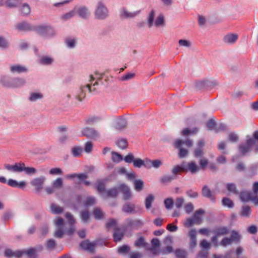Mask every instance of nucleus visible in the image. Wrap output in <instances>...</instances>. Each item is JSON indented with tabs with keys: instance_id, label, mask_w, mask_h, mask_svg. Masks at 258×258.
Wrapping results in <instances>:
<instances>
[{
	"instance_id": "obj_18",
	"label": "nucleus",
	"mask_w": 258,
	"mask_h": 258,
	"mask_svg": "<svg viewBox=\"0 0 258 258\" xmlns=\"http://www.w3.org/2000/svg\"><path fill=\"white\" fill-rule=\"evenodd\" d=\"M80 246L84 249L91 252H93L96 247V243L90 242L89 240H86L82 242L80 244Z\"/></svg>"
},
{
	"instance_id": "obj_17",
	"label": "nucleus",
	"mask_w": 258,
	"mask_h": 258,
	"mask_svg": "<svg viewBox=\"0 0 258 258\" xmlns=\"http://www.w3.org/2000/svg\"><path fill=\"white\" fill-rule=\"evenodd\" d=\"M238 38V35L236 33H228L224 36L223 40L228 44H234Z\"/></svg>"
},
{
	"instance_id": "obj_54",
	"label": "nucleus",
	"mask_w": 258,
	"mask_h": 258,
	"mask_svg": "<svg viewBox=\"0 0 258 258\" xmlns=\"http://www.w3.org/2000/svg\"><path fill=\"white\" fill-rule=\"evenodd\" d=\"M95 203V199L92 197H88L86 198V200L84 203V205L86 207L91 206L94 205Z\"/></svg>"
},
{
	"instance_id": "obj_32",
	"label": "nucleus",
	"mask_w": 258,
	"mask_h": 258,
	"mask_svg": "<svg viewBox=\"0 0 258 258\" xmlns=\"http://www.w3.org/2000/svg\"><path fill=\"white\" fill-rule=\"evenodd\" d=\"M135 189L137 191H140L144 188V183L142 179H135L134 181Z\"/></svg>"
},
{
	"instance_id": "obj_8",
	"label": "nucleus",
	"mask_w": 258,
	"mask_h": 258,
	"mask_svg": "<svg viewBox=\"0 0 258 258\" xmlns=\"http://www.w3.org/2000/svg\"><path fill=\"white\" fill-rule=\"evenodd\" d=\"M140 13V10L130 12L126 8L123 7L119 10V17L122 19H133L139 15Z\"/></svg>"
},
{
	"instance_id": "obj_58",
	"label": "nucleus",
	"mask_w": 258,
	"mask_h": 258,
	"mask_svg": "<svg viewBox=\"0 0 258 258\" xmlns=\"http://www.w3.org/2000/svg\"><path fill=\"white\" fill-rule=\"evenodd\" d=\"M177 258H185L186 252L184 250L176 249L175 251Z\"/></svg>"
},
{
	"instance_id": "obj_34",
	"label": "nucleus",
	"mask_w": 258,
	"mask_h": 258,
	"mask_svg": "<svg viewBox=\"0 0 258 258\" xmlns=\"http://www.w3.org/2000/svg\"><path fill=\"white\" fill-rule=\"evenodd\" d=\"M43 94L40 92H32L30 94L29 99L30 101L35 102L43 98Z\"/></svg>"
},
{
	"instance_id": "obj_19",
	"label": "nucleus",
	"mask_w": 258,
	"mask_h": 258,
	"mask_svg": "<svg viewBox=\"0 0 258 258\" xmlns=\"http://www.w3.org/2000/svg\"><path fill=\"white\" fill-rule=\"evenodd\" d=\"M26 84L25 79L20 77L12 78L11 88H17L24 86Z\"/></svg>"
},
{
	"instance_id": "obj_56",
	"label": "nucleus",
	"mask_w": 258,
	"mask_h": 258,
	"mask_svg": "<svg viewBox=\"0 0 258 258\" xmlns=\"http://www.w3.org/2000/svg\"><path fill=\"white\" fill-rule=\"evenodd\" d=\"M198 131L197 128H194L191 130L188 128H185L182 131V135L183 136H186L188 134H196Z\"/></svg>"
},
{
	"instance_id": "obj_31",
	"label": "nucleus",
	"mask_w": 258,
	"mask_h": 258,
	"mask_svg": "<svg viewBox=\"0 0 258 258\" xmlns=\"http://www.w3.org/2000/svg\"><path fill=\"white\" fill-rule=\"evenodd\" d=\"M240 199L243 202H248L252 199V194L246 191H242L240 194Z\"/></svg>"
},
{
	"instance_id": "obj_9",
	"label": "nucleus",
	"mask_w": 258,
	"mask_h": 258,
	"mask_svg": "<svg viewBox=\"0 0 258 258\" xmlns=\"http://www.w3.org/2000/svg\"><path fill=\"white\" fill-rule=\"evenodd\" d=\"M54 224L57 229L54 232V236L56 238H61L64 234L63 219L61 218H57L54 222Z\"/></svg>"
},
{
	"instance_id": "obj_5",
	"label": "nucleus",
	"mask_w": 258,
	"mask_h": 258,
	"mask_svg": "<svg viewBox=\"0 0 258 258\" xmlns=\"http://www.w3.org/2000/svg\"><path fill=\"white\" fill-rule=\"evenodd\" d=\"M155 11L151 10L147 17V25L149 28L155 26L157 28L163 27L165 26V20L164 16L160 14L155 19Z\"/></svg>"
},
{
	"instance_id": "obj_22",
	"label": "nucleus",
	"mask_w": 258,
	"mask_h": 258,
	"mask_svg": "<svg viewBox=\"0 0 258 258\" xmlns=\"http://www.w3.org/2000/svg\"><path fill=\"white\" fill-rule=\"evenodd\" d=\"M115 143L116 146L121 149L124 150L128 147V141L126 138H118L115 141Z\"/></svg>"
},
{
	"instance_id": "obj_28",
	"label": "nucleus",
	"mask_w": 258,
	"mask_h": 258,
	"mask_svg": "<svg viewBox=\"0 0 258 258\" xmlns=\"http://www.w3.org/2000/svg\"><path fill=\"white\" fill-rule=\"evenodd\" d=\"M12 78L8 76L2 75L0 77V82L5 87L11 88Z\"/></svg>"
},
{
	"instance_id": "obj_37",
	"label": "nucleus",
	"mask_w": 258,
	"mask_h": 258,
	"mask_svg": "<svg viewBox=\"0 0 258 258\" xmlns=\"http://www.w3.org/2000/svg\"><path fill=\"white\" fill-rule=\"evenodd\" d=\"M111 155V160L113 162L119 163L123 160L122 155L117 152H112Z\"/></svg>"
},
{
	"instance_id": "obj_44",
	"label": "nucleus",
	"mask_w": 258,
	"mask_h": 258,
	"mask_svg": "<svg viewBox=\"0 0 258 258\" xmlns=\"http://www.w3.org/2000/svg\"><path fill=\"white\" fill-rule=\"evenodd\" d=\"M96 189L99 192H100L102 196L103 197V194L105 190V186L104 183L102 181H98L97 182V185L96 186Z\"/></svg>"
},
{
	"instance_id": "obj_10",
	"label": "nucleus",
	"mask_w": 258,
	"mask_h": 258,
	"mask_svg": "<svg viewBox=\"0 0 258 258\" xmlns=\"http://www.w3.org/2000/svg\"><path fill=\"white\" fill-rule=\"evenodd\" d=\"M0 182L3 183H7L11 187L20 188H23L26 185L25 182L23 181L18 182L12 179H10L7 181L6 178L3 176L0 177Z\"/></svg>"
},
{
	"instance_id": "obj_16",
	"label": "nucleus",
	"mask_w": 258,
	"mask_h": 258,
	"mask_svg": "<svg viewBox=\"0 0 258 258\" xmlns=\"http://www.w3.org/2000/svg\"><path fill=\"white\" fill-rule=\"evenodd\" d=\"M119 193L118 186L117 187H113L105 191L103 194V198L104 199L107 198H115L116 197Z\"/></svg>"
},
{
	"instance_id": "obj_21",
	"label": "nucleus",
	"mask_w": 258,
	"mask_h": 258,
	"mask_svg": "<svg viewBox=\"0 0 258 258\" xmlns=\"http://www.w3.org/2000/svg\"><path fill=\"white\" fill-rule=\"evenodd\" d=\"M127 122L123 118H119L115 120L114 123V127L118 131H122L126 128Z\"/></svg>"
},
{
	"instance_id": "obj_1",
	"label": "nucleus",
	"mask_w": 258,
	"mask_h": 258,
	"mask_svg": "<svg viewBox=\"0 0 258 258\" xmlns=\"http://www.w3.org/2000/svg\"><path fill=\"white\" fill-rule=\"evenodd\" d=\"M254 146L255 150L258 152V131H255L253 134V138L247 139L245 143L239 145L238 149L242 155H245L249 152Z\"/></svg>"
},
{
	"instance_id": "obj_30",
	"label": "nucleus",
	"mask_w": 258,
	"mask_h": 258,
	"mask_svg": "<svg viewBox=\"0 0 258 258\" xmlns=\"http://www.w3.org/2000/svg\"><path fill=\"white\" fill-rule=\"evenodd\" d=\"M66 177L68 179H71L75 177H77L81 181H83L84 179L88 178V175L87 173H73L70 174H68L66 176Z\"/></svg>"
},
{
	"instance_id": "obj_39",
	"label": "nucleus",
	"mask_w": 258,
	"mask_h": 258,
	"mask_svg": "<svg viewBox=\"0 0 258 258\" xmlns=\"http://www.w3.org/2000/svg\"><path fill=\"white\" fill-rule=\"evenodd\" d=\"M217 124L215 121V119L214 118H211L207 122L206 126L209 130L214 131L215 132Z\"/></svg>"
},
{
	"instance_id": "obj_27",
	"label": "nucleus",
	"mask_w": 258,
	"mask_h": 258,
	"mask_svg": "<svg viewBox=\"0 0 258 258\" xmlns=\"http://www.w3.org/2000/svg\"><path fill=\"white\" fill-rule=\"evenodd\" d=\"M122 211L126 213H134L135 211V205L133 203H126L122 206Z\"/></svg>"
},
{
	"instance_id": "obj_26",
	"label": "nucleus",
	"mask_w": 258,
	"mask_h": 258,
	"mask_svg": "<svg viewBox=\"0 0 258 258\" xmlns=\"http://www.w3.org/2000/svg\"><path fill=\"white\" fill-rule=\"evenodd\" d=\"M229 232L228 228L225 226L216 227L213 231L214 234H217L219 236L227 235L229 233Z\"/></svg>"
},
{
	"instance_id": "obj_24",
	"label": "nucleus",
	"mask_w": 258,
	"mask_h": 258,
	"mask_svg": "<svg viewBox=\"0 0 258 258\" xmlns=\"http://www.w3.org/2000/svg\"><path fill=\"white\" fill-rule=\"evenodd\" d=\"M53 58L48 55L42 56L39 60V63L40 64L44 66L50 65L53 62Z\"/></svg>"
},
{
	"instance_id": "obj_63",
	"label": "nucleus",
	"mask_w": 258,
	"mask_h": 258,
	"mask_svg": "<svg viewBox=\"0 0 258 258\" xmlns=\"http://www.w3.org/2000/svg\"><path fill=\"white\" fill-rule=\"evenodd\" d=\"M23 171H24L27 174H33L36 172L35 168L34 167H26L25 164L23 168Z\"/></svg>"
},
{
	"instance_id": "obj_64",
	"label": "nucleus",
	"mask_w": 258,
	"mask_h": 258,
	"mask_svg": "<svg viewBox=\"0 0 258 258\" xmlns=\"http://www.w3.org/2000/svg\"><path fill=\"white\" fill-rule=\"evenodd\" d=\"M229 238H231V241L232 242L237 241L240 238V236L237 231L233 230L231 232V236Z\"/></svg>"
},
{
	"instance_id": "obj_40",
	"label": "nucleus",
	"mask_w": 258,
	"mask_h": 258,
	"mask_svg": "<svg viewBox=\"0 0 258 258\" xmlns=\"http://www.w3.org/2000/svg\"><path fill=\"white\" fill-rule=\"evenodd\" d=\"M22 0H7L5 4L9 8H13L18 6Z\"/></svg>"
},
{
	"instance_id": "obj_53",
	"label": "nucleus",
	"mask_w": 258,
	"mask_h": 258,
	"mask_svg": "<svg viewBox=\"0 0 258 258\" xmlns=\"http://www.w3.org/2000/svg\"><path fill=\"white\" fill-rule=\"evenodd\" d=\"M21 11L24 15H27L30 14L31 9L30 6L28 4H24L23 5Z\"/></svg>"
},
{
	"instance_id": "obj_25",
	"label": "nucleus",
	"mask_w": 258,
	"mask_h": 258,
	"mask_svg": "<svg viewBox=\"0 0 258 258\" xmlns=\"http://www.w3.org/2000/svg\"><path fill=\"white\" fill-rule=\"evenodd\" d=\"M124 236V232L119 228L115 227L114 229L113 237L115 242L119 241Z\"/></svg>"
},
{
	"instance_id": "obj_57",
	"label": "nucleus",
	"mask_w": 258,
	"mask_h": 258,
	"mask_svg": "<svg viewBox=\"0 0 258 258\" xmlns=\"http://www.w3.org/2000/svg\"><path fill=\"white\" fill-rule=\"evenodd\" d=\"M129 250H130L129 246H128L126 245H123L118 247V248L117 249V252H118V253H119L120 254H122V253L126 254L128 252Z\"/></svg>"
},
{
	"instance_id": "obj_59",
	"label": "nucleus",
	"mask_w": 258,
	"mask_h": 258,
	"mask_svg": "<svg viewBox=\"0 0 258 258\" xmlns=\"http://www.w3.org/2000/svg\"><path fill=\"white\" fill-rule=\"evenodd\" d=\"M232 243V241H231V238H229V237H225L222 239V240L219 243V244L220 245H222L223 246H226L231 244Z\"/></svg>"
},
{
	"instance_id": "obj_51",
	"label": "nucleus",
	"mask_w": 258,
	"mask_h": 258,
	"mask_svg": "<svg viewBox=\"0 0 258 258\" xmlns=\"http://www.w3.org/2000/svg\"><path fill=\"white\" fill-rule=\"evenodd\" d=\"M222 204L224 206H227L229 208H233L234 206L233 202L228 198H224L222 199Z\"/></svg>"
},
{
	"instance_id": "obj_35",
	"label": "nucleus",
	"mask_w": 258,
	"mask_h": 258,
	"mask_svg": "<svg viewBox=\"0 0 258 258\" xmlns=\"http://www.w3.org/2000/svg\"><path fill=\"white\" fill-rule=\"evenodd\" d=\"M202 195L204 197H205L206 198H210L211 200L214 199L212 197V191H211V189L207 185H204L203 186V189H202Z\"/></svg>"
},
{
	"instance_id": "obj_12",
	"label": "nucleus",
	"mask_w": 258,
	"mask_h": 258,
	"mask_svg": "<svg viewBox=\"0 0 258 258\" xmlns=\"http://www.w3.org/2000/svg\"><path fill=\"white\" fill-rule=\"evenodd\" d=\"M4 167L8 171L20 173L23 171L24 163L20 162L16 163L13 165L5 164Z\"/></svg>"
},
{
	"instance_id": "obj_15",
	"label": "nucleus",
	"mask_w": 258,
	"mask_h": 258,
	"mask_svg": "<svg viewBox=\"0 0 258 258\" xmlns=\"http://www.w3.org/2000/svg\"><path fill=\"white\" fill-rule=\"evenodd\" d=\"M119 192L123 194V199L125 201L130 199L132 197V194L129 187L125 184H120L118 185Z\"/></svg>"
},
{
	"instance_id": "obj_23",
	"label": "nucleus",
	"mask_w": 258,
	"mask_h": 258,
	"mask_svg": "<svg viewBox=\"0 0 258 258\" xmlns=\"http://www.w3.org/2000/svg\"><path fill=\"white\" fill-rule=\"evenodd\" d=\"M44 180V177L36 178L31 182V184L32 186L35 187L37 190L39 191L42 188Z\"/></svg>"
},
{
	"instance_id": "obj_6",
	"label": "nucleus",
	"mask_w": 258,
	"mask_h": 258,
	"mask_svg": "<svg viewBox=\"0 0 258 258\" xmlns=\"http://www.w3.org/2000/svg\"><path fill=\"white\" fill-rule=\"evenodd\" d=\"M174 145L175 147L179 151L178 154L179 157L182 158L186 157L188 152L187 149L183 148V146L184 145L186 148H189L192 146L193 143L192 141L189 139L186 140L185 141L177 139L175 141Z\"/></svg>"
},
{
	"instance_id": "obj_46",
	"label": "nucleus",
	"mask_w": 258,
	"mask_h": 258,
	"mask_svg": "<svg viewBox=\"0 0 258 258\" xmlns=\"http://www.w3.org/2000/svg\"><path fill=\"white\" fill-rule=\"evenodd\" d=\"M212 83V82L209 80L201 81L197 83V86L199 88L207 87H209Z\"/></svg>"
},
{
	"instance_id": "obj_3",
	"label": "nucleus",
	"mask_w": 258,
	"mask_h": 258,
	"mask_svg": "<svg viewBox=\"0 0 258 258\" xmlns=\"http://www.w3.org/2000/svg\"><path fill=\"white\" fill-rule=\"evenodd\" d=\"M42 246H39L37 247L31 248L26 250H17L13 251L10 249H7L5 251V256L9 258L15 257L20 258L23 254H27L29 257L35 256L37 251H41L42 249Z\"/></svg>"
},
{
	"instance_id": "obj_45",
	"label": "nucleus",
	"mask_w": 258,
	"mask_h": 258,
	"mask_svg": "<svg viewBox=\"0 0 258 258\" xmlns=\"http://www.w3.org/2000/svg\"><path fill=\"white\" fill-rule=\"evenodd\" d=\"M147 243L145 241L143 237H140L135 242V245L137 247L142 246L145 247L147 246Z\"/></svg>"
},
{
	"instance_id": "obj_33",
	"label": "nucleus",
	"mask_w": 258,
	"mask_h": 258,
	"mask_svg": "<svg viewBox=\"0 0 258 258\" xmlns=\"http://www.w3.org/2000/svg\"><path fill=\"white\" fill-rule=\"evenodd\" d=\"M65 44L69 48H74L76 45L77 40L74 38H67L65 40Z\"/></svg>"
},
{
	"instance_id": "obj_52",
	"label": "nucleus",
	"mask_w": 258,
	"mask_h": 258,
	"mask_svg": "<svg viewBox=\"0 0 258 258\" xmlns=\"http://www.w3.org/2000/svg\"><path fill=\"white\" fill-rule=\"evenodd\" d=\"M51 209L53 214H59L63 211V209L61 207L54 204L51 205Z\"/></svg>"
},
{
	"instance_id": "obj_7",
	"label": "nucleus",
	"mask_w": 258,
	"mask_h": 258,
	"mask_svg": "<svg viewBox=\"0 0 258 258\" xmlns=\"http://www.w3.org/2000/svg\"><path fill=\"white\" fill-rule=\"evenodd\" d=\"M108 10L104 3L99 2L97 3L94 11V16L96 19L103 20L108 16Z\"/></svg>"
},
{
	"instance_id": "obj_55",
	"label": "nucleus",
	"mask_w": 258,
	"mask_h": 258,
	"mask_svg": "<svg viewBox=\"0 0 258 258\" xmlns=\"http://www.w3.org/2000/svg\"><path fill=\"white\" fill-rule=\"evenodd\" d=\"M45 245L47 249H52L55 247L56 242L54 240L50 239L46 241Z\"/></svg>"
},
{
	"instance_id": "obj_60",
	"label": "nucleus",
	"mask_w": 258,
	"mask_h": 258,
	"mask_svg": "<svg viewBox=\"0 0 258 258\" xmlns=\"http://www.w3.org/2000/svg\"><path fill=\"white\" fill-rule=\"evenodd\" d=\"M135 76L134 73H128L124 74L121 77V81H128L132 79Z\"/></svg>"
},
{
	"instance_id": "obj_38",
	"label": "nucleus",
	"mask_w": 258,
	"mask_h": 258,
	"mask_svg": "<svg viewBox=\"0 0 258 258\" xmlns=\"http://www.w3.org/2000/svg\"><path fill=\"white\" fill-rule=\"evenodd\" d=\"M16 28L20 31H25L30 30L31 27L28 23L23 22L18 24L16 26Z\"/></svg>"
},
{
	"instance_id": "obj_47",
	"label": "nucleus",
	"mask_w": 258,
	"mask_h": 258,
	"mask_svg": "<svg viewBox=\"0 0 258 258\" xmlns=\"http://www.w3.org/2000/svg\"><path fill=\"white\" fill-rule=\"evenodd\" d=\"M93 213L95 219L100 220L103 218V214L100 209L95 208L93 210Z\"/></svg>"
},
{
	"instance_id": "obj_11",
	"label": "nucleus",
	"mask_w": 258,
	"mask_h": 258,
	"mask_svg": "<svg viewBox=\"0 0 258 258\" xmlns=\"http://www.w3.org/2000/svg\"><path fill=\"white\" fill-rule=\"evenodd\" d=\"M9 70L12 74H21L28 72V68L21 64H11L9 66Z\"/></svg>"
},
{
	"instance_id": "obj_50",
	"label": "nucleus",
	"mask_w": 258,
	"mask_h": 258,
	"mask_svg": "<svg viewBox=\"0 0 258 258\" xmlns=\"http://www.w3.org/2000/svg\"><path fill=\"white\" fill-rule=\"evenodd\" d=\"M178 44L180 46L189 48L191 46L192 43L189 40L180 39L178 41Z\"/></svg>"
},
{
	"instance_id": "obj_29",
	"label": "nucleus",
	"mask_w": 258,
	"mask_h": 258,
	"mask_svg": "<svg viewBox=\"0 0 258 258\" xmlns=\"http://www.w3.org/2000/svg\"><path fill=\"white\" fill-rule=\"evenodd\" d=\"M205 211L203 209H199L197 210L194 214L193 219L195 221L197 224H200L202 221V215H203Z\"/></svg>"
},
{
	"instance_id": "obj_62",
	"label": "nucleus",
	"mask_w": 258,
	"mask_h": 258,
	"mask_svg": "<svg viewBox=\"0 0 258 258\" xmlns=\"http://www.w3.org/2000/svg\"><path fill=\"white\" fill-rule=\"evenodd\" d=\"M93 148V144L91 142H87L84 146V151L87 153L91 152Z\"/></svg>"
},
{
	"instance_id": "obj_48",
	"label": "nucleus",
	"mask_w": 258,
	"mask_h": 258,
	"mask_svg": "<svg viewBox=\"0 0 258 258\" xmlns=\"http://www.w3.org/2000/svg\"><path fill=\"white\" fill-rule=\"evenodd\" d=\"M181 172H185V167L184 165L175 166L172 170V172L175 175Z\"/></svg>"
},
{
	"instance_id": "obj_49",
	"label": "nucleus",
	"mask_w": 258,
	"mask_h": 258,
	"mask_svg": "<svg viewBox=\"0 0 258 258\" xmlns=\"http://www.w3.org/2000/svg\"><path fill=\"white\" fill-rule=\"evenodd\" d=\"M9 47V43L7 40L3 36H0V48L7 49Z\"/></svg>"
},
{
	"instance_id": "obj_13",
	"label": "nucleus",
	"mask_w": 258,
	"mask_h": 258,
	"mask_svg": "<svg viewBox=\"0 0 258 258\" xmlns=\"http://www.w3.org/2000/svg\"><path fill=\"white\" fill-rule=\"evenodd\" d=\"M65 215L68 220V222L71 226L70 228L66 232V233L68 235H71L76 231V228L74 226V225L76 223V220L74 218L73 215L70 213H66Z\"/></svg>"
},
{
	"instance_id": "obj_42",
	"label": "nucleus",
	"mask_w": 258,
	"mask_h": 258,
	"mask_svg": "<svg viewBox=\"0 0 258 258\" xmlns=\"http://www.w3.org/2000/svg\"><path fill=\"white\" fill-rule=\"evenodd\" d=\"M71 152L74 157H79L82 154L83 149L80 146H76L72 148Z\"/></svg>"
},
{
	"instance_id": "obj_36",
	"label": "nucleus",
	"mask_w": 258,
	"mask_h": 258,
	"mask_svg": "<svg viewBox=\"0 0 258 258\" xmlns=\"http://www.w3.org/2000/svg\"><path fill=\"white\" fill-rule=\"evenodd\" d=\"M155 197L152 195H149L145 199V207L147 209H149L152 206V204L154 201Z\"/></svg>"
},
{
	"instance_id": "obj_61",
	"label": "nucleus",
	"mask_w": 258,
	"mask_h": 258,
	"mask_svg": "<svg viewBox=\"0 0 258 258\" xmlns=\"http://www.w3.org/2000/svg\"><path fill=\"white\" fill-rule=\"evenodd\" d=\"M133 165L135 167L140 168L142 166H144V160L140 158L135 159L133 162Z\"/></svg>"
},
{
	"instance_id": "obj_43",
	"label": "nucleus",
	"mask_w": 258,
	"mask_h": 258,
	"mask_svg": "<svg viewBox=\"0 0 258 258\" xmlns=\"http://www.w3.org/2000/svg\"><path fill=\"white\" fill-rule=\"evenodd\" d=\"M251 214L250 208L248 206L242 207L241 212V216L248 217Z\"/></svg>"
},
{
	"instance_id": "obj_14",
	"label": "nucleus",
	"mask_w": 258,
	"mask_h": 258,
	"mask_svg": "<svg viewBox=\"0 0 258 258\" xmlns=\"http://www.w3.org/2000/svg\"><path fill=\"white\" fill-rule=\"evenodd\" d=\"M82 133L83 136L91 139H95L99 137V134L96 130L91 128H84Z\"/></svg>"
},
{
	"instance_id": "obj_4",
	"label": "nucleus",
	"mask_w": 258,
	"mask_h": 258,
	"mask_svg": "<svg viewBox=\"0 0 258 258\" xmlns=\"http://www.w3.org/2000/svg\"><path fill=\"white\" fill-rule=\"evenodd\" d=\"M209 161L206 158H201L199 160L200 166H199L195 161L188 162L185 167V172H189L191 174H195L199 172L201 169L205 170L208 165Z\"/></svg>"
},
{
	"instance_id": "obj_2",
	"label": "nucleus",
	"mask_w": 258,
	"mask_h": 258,
	"mask_svg": "<svg viewBox=\"0 0 258 258\" xmlns=\"http://www.w3.org/2000/svg\"><path fill=\"white\" fill-rule=\"evenodd\" d=\"M101 77L98 78V77H95L94 76H90L89 83L86 85L82 86L80 87L79 90L75 96L74 99L76 100H78L80 102L82 101L85 98L86 96V91L88 90L89 92H92V91H94L95 88H92L91 85L95 86L98 85L97 81H95V83H93V82L96 79H100Z\"/></svg>"
},
{
	"instance_id": "obj_41",
	"label": "nucleus",
	"mask_w": 258,
	"mask_h": 258,
	"mask_svg": "<svg viewBox=\"0 0 258 258\" xmlns=\"http://www.w3.org/2000/svg\"><path fill=\"white\" fill-rule=\"evenodd\" d=\"M226 189L232 194H238V191L237 189L235 184L233 183H228L226 184Z\"/></svg>"
},
{
	"instance_id": "obj_20",
	"label": "nucleus",
	"mask_w": 258,
	"mask_h": 258,
	"mask_svg": "<svg viewBox=\"0 0 258 258\" xmlns=\"http://www.w3.org/2000/svg\"><path fill=\"white\" fill-rule=\"evenodd\" d=\"M76 14H78L82 18H87L90 16V13L88 9L85 7H75Z\"/></svg>"
}]
</instances>
